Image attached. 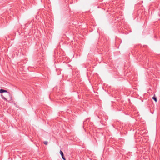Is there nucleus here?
I'll return each instance as SVG.
<instances>
[{
    "mask_svg": "<svg viewBox=\"0 0 160 160\" xmlns=\"http://www.w3.org/2000/svg\"><path fill=\"white\" fill-rule=\"evenodd\" d=\"M43 143L45 145H47L48 144V142L47 141H45L43 142Z\"/></svg>",
    "mask_w": 160,
    "mask_h": 160,
    "instance_id": "obj_5",
    "label": "nucleus"
},
{
    "mask_svg": "<svg viewBox=\"0 0 160 160\" xmlns=\"http://www.w3.org/2000/svg\"><path fill=\"white\" fill-rule=\"evenodd\" d=\"M2 99H3L5 100L6 101H8L7 99L6 98H5L4 96H3L2 95Z\"/></svg>",
    "mask_w": 160,
    "mask_h": 160,
    "instance_id": "obj_4",
    "label": "nucleus"
},
{
    "mask_svg": "<svg viewBox=\"0 0 160 160\" xmlns=\"http://www.w3.org/2000/svg\"><path fill=\"white\" fill-rule=\"evenodd\" d=\"M152 98L155 101V102H156L157 101V98L155 96H153Z\"/></svg>",
    "mask_w": 160,
    "mask_h": 160,
    "instance_id": "obj_3",
    "label": "nucleus"
},
{
    "mask_svg": "<svg viewBox=\"0 0 160 160\" xmlns=\"http://www.w3.org/2000/svg\"><path fill=\"white\" fill-rule=\"evenodd\" d=\"M3 92H8V95L10 96V93L9 92H8L7 90L2 89H0V93H2Z\"/></svg>",
    "mask_w": 160,
    "mask_h": 160,
    "instance_id": "obj_1",
    "label": "nucleus"
},
{
    "mask_svg": "<svg viewBox=\"0 0 160 160\" xmlns=\"http://www.w3.org/2000/svg\"><path fill=\"white\" fill-rule=\"evenodd\" d=\"M60 153L62 157V158L63 159V160H66V159L64 156L63 152L61 150L60 151Z\"/></svg>",
    "mask_w": 160,
    "mask_h": 160,
    "instance_id": "obj_2",
    "label": "nucleus"
}]
</instances>
